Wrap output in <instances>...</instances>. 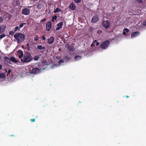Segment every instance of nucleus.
<instances>
[{"instance_id":"f257e3e1","label":"nucleus","mask_w":146,"mask_h":146,"mask_svg":"<svg viewBox=\"0 0 146 146\" xmlns=\"http://www.w3.org/2000/svg\"><path fill=\"white\" fill-rule=\"evenodd\" d=\"M33 58L31 54L26 52L25 53L23 57L21 60L22 62L27 63L31 62L33 60Z\"/></svg>"},{"instance_id":"f03ea898","label":"nucleus","mask_w":146,"mask_h":146,"mask_svg":"<svg viewBox=\"0 0 146 146\" xmlns=\"http://www.w3.org/2000/svg\"><path fill=\"white\" fill-rule=\"evenodd\" d=\"M14 37L18 43H22L25 39V35L23 33H17L14 35Z\"/></svg>"},{"instance_id":"7ed1b4c3","label":"nucleus","mask_w":146,"mask_h":146,"mask_svg":"<svg viewBox=\"0 0 146 146\" xmlns=\"http://www.w3.org/2000/svg\"><path fill=\"white\" fill-rule=\"evenodd\" d=\"M110 44V41L108 40L104 41L101 45L100 47L103 49L107 48Z\"/></svg>"},{"instance_id":"20e7f679","label":"nucleus","mask_w":146,"mask_h":146,"mask_svg":"<svg viewBox=\"0 0 146 146\" xmlns=\"http://www.w3.org/2000/svg\"><path fill=\"white\" fill-rule=\"evenodd\" d=\"M110 25V21L107 20L103 21L102 22V26L106 29L109 28Z\"/></svg>"},{"instance_id":"39448f33","label":"nucleus","mask_w":146,"mask_h":146,"mask_svg":"<svg viewBox=\"0 0 146 146\" xmlns=\"http://www.w3.org/2000/svg\"><path fill=\"white\" fill-rule=\"evenodd\" d=\"M22 14L25 15H28L30 14V10L27 8L22 9Z\"/></svg>"},{"instance_id":"423d86ee","label":"nucleus","mask_w":146,"mask_h":146,"mask_svg":"<svg viewBox=\"0 0 146 146\" xmlns=\"http://www.w3.org/2000/svg\"><path fill=\"white\" fill-rule=\"evenodd\" d=\"M99 20V18L98 15H94L92 18L91 22L92 23L97 22Z\"/></svg>"},{"instance_id":"0eeeda50","label":"nucleus","mask_w":146,"mask_h":146,"mask_svg":"<svg viewBox=\"0 0 146 146\" xmlns=\"http://www.w3.org/2000/svg\"><path fill=\"white\" fill-rule=\"evenodd\" d=\"M52 26V23L50 21L47 23L46 25V30L47 31H49L51 28Z\"/></svg>"},{"instance_id":"6e6552de","label":"nucleus","mask_w":146,"mask_h":146,"mask_svg":"<svg viewBox=\"0 0 146 146\" xmlns=\"http://www.w3.org/2000/svg\"><path fill=\"white\" fill-rule=\"evenodd\" d=\"M40 71V70L39 68H33L31 73L33 74H36L39 73Z\"/></svg>"},{"instance_id":"1a4fd4ad","label":"nucleus","mask_w":146,"mask_h":146,"mask_svg":"<svg viewBox=\"0 0 146 146\" xmlns=\"http://www.w3.org/2000/svg\"><path fill=\"white\" fill-rule=\"evenodd\" d=\"M6 26L5 25H2L0 26V34L4 32L5 30Z\"/></svg>"},{"instance_id":"9d476101","label":"nucleus","mask_w":146,"mask_h":146,"mask_svg":"<svg viewBox=\"0 0 146 146\" xmlns=\"http://www.w3.org/2000/svg\"><path fill=\"white\" fill-rule=\"evenodd\" d=\"M63 25V23L62 22H60L59 23H58L57 25V27L56 29V30H60V29H61L62 26Z\"/></svg>"},{"instance_id":"9b49d317","label":"nucleus","mask_w":146,"mask_h":146,"mask_svg":"<svg viewBox=\"0 0 146 146\" xmlns=\"http://www.w3.org/2000/svg\"><path fill=\"white\" fill-rule=\"evenodd\" d=\"M69 8L72 10H75L76 8V5L74 3L72 2L70 4Z\"/></svg>"},{"instance_id":"f8f14e48","label":"nucleus","mask_w":146,"mask_h":146,"mask_svg":"<svg viewBox=\"0 0 146 146\" xmlns=\"http://www.w3.org/2000/svg\"><path fill=\"white\" fill-rule=\"evenodd\" d=\"M18 57L19 58L21 59L23 57L24 55L23 54V51L21 50H19L18 51Z\"/></svg>"},{"instance_id":"ddd939ff","label":"nucleus","mask_w":146,"mask_h":146,"mask_svg":"<svg viewBox=\"0 0 146 146\" xmlns=\"http://www.w3.org/2000/svg\"><path fill=\"white\" fill-rule=\"evenodd\" d=\"M67 47L68 49L70 51L73 52L74 51V46L68 44Z\"/></svg>"},{"instance_id":"4468645a","label":"nucleus","mask_w":146,"mask_h":146,"mask_svg":"<svg viewBox=\"0 0 146 146\" xmlns=\"http://www.w3.org/2000/svg\"><path fill=\"white\" fill-rule=\"evenodd\" d=\"M139 33V32L138 31L134 32L131 34V38H133L137 36Z\"/></svg>"},{"instance_id":"2eb2a0df","label":"nucleus","mask_w":146,"mask_h":146,"mask_svg":"<svg viewBox=\"0 0 146 146\" xmlns=\"http://www.w3.org/2000/svg\"><path fill=\"white\" fill-rule=\"evenodd\" d=\"M54 41V39L53 36H50L49 38L48 39V42L50 44L53 43Z\"/></svg>"},{"instance_id":"dca6fc26","label":"nucleus","mask_w":146,"mask_h":146,"mask_svg":"<svg viewBox=\"0 0 146 146\" xmlns=\"http://www.w3.org/2000/svg\"><path fill=\"white\" fill-rule=\"evenodd\" d=\"M4 62H5V63H9L10 62V59L7 57L5 56L4 58Z\"/></svg>"},{"instance_id":"f3484780","label":"nucleus","mask_w":146,"mask_h":146,"mask_svg":"<svg viewBox=\"0 0 146 146\" xmlns=\"http://www.w3.org/2000/svg\"><path fill=\"white\" fill-rule=\"evenodd\" d=\"M11 60L12 62L15 63H17L18 62V61L13 56L10 57V61Z\"/></svg>"},{"instance_id":"a211bd4d","label":"nucleus","mask_w":146,"mask_h":146,"mask_svg":"<svg viewBox=\"0 0 146 146\" xmlns=\"http://www.w3.org/2000/svg\"><path fill=\"white\" fill-rule=\"evenodd\" d=\"M37 49L39 50H44L45 48L44 47H42V45H38L37 46Z\"/></svg>"},{"instance_id":"6ab92c4d","label":"nucleus","mask_w":146,"mask_h":146,"mask_svg":"<svg viewBox=\"0 0 146 146\" xmlns=\"http://www.w3.org/2000/svg\"><path fill=\"white\" fill-rule=\"evenodd\" d=\"M82 58V57L79 55H76L75 56L74 59L75 61L80 59Z\"/></svg>"},{"instance_id":"aec40b11","label":"nucleus","mask_w":146,"mask_h":146,"mask_svg":"<svg viewBox=\"0 0 146 146\" xmlns=\"http://www.w3.org/2000/svg\"><path fill=\"white\" fill-rule=\"evenodd\" d=\"M5 77V74L2 73H0V79H3Z\"/></svg>"},{"instance_id":"412c9836","label":"nucleus","mask_w":146,"mask_h":146,"mask_svg":"<svg viewBox=\"0 0 146 146\" xmlns=\"http://www.w3.org/2000/svg\"><path fill=\"white\" fill-rule=\"evenodd\" d=\"M40 58V56L37 55L35 56L33 58V59L35 61L38 60Z\"/></svg>"},{"instance_id":"4be33fe9","label":"nucleus","mask_w":146,"mask_h":146,"mask_svg":"<svg viewBox=\"0 0 146 146\" xmlns=\"http://www.w3.org/2000/svg\"><path fill=\"white\" fill-rule=\"evenodd\" d=\"M61 11V9H60L58 8H56V9L53 12L54 13H56L57 12H59Z\"/></svg>"},{"instance_id":"5701e85b","label":"nucleus","mask_w":146,"mask_h":146,"mask_svg":"<svg viewBox=\"0 0 146 146\" xmlns=\"http://www.w3.org/2000/svg\"><path fill=\"white\" fill-rule=\"evenodd\" d=\"M57 18V17L56 15H55L53 16L52 18V22L54 21V20H56Z\"/></svg>"},{"instance_id":"b1692460","label":"nucleus","mask_w":146,"mask_h":146,"mask_svg":"<svg viewBox=\"0 0 146 146\" xmlns=\"http://www.w3.org/2000/svg\"><path fill=\"white\" fill-rule=\"evenodd\" d=\"M137 2L139 3H144L145 0H136Z\"/></svg>"},{"instance_id":"393cba45","label":"nucleus","mask_w":146,"mask_h":146,"mask_svg":"<svg viewBox=\"0 0 146 146\" xmlns=\"http://www.w3.org/2000/svg\"><path fill=\"white\" fill-rule=\"evenodd\" d=\"M26 23H21L19 26V28H21L23 26V25H26Z\"/></svg>"},{"instance_id":"a878e982","label":"nucleus","mask_w":146,"mask_h":146,"mask_svg":"<svg viewBox=\"0 0 146 146\" xmlns=\"http://www.w3.org/2000/svg\"><path fill=\"white\" fill-rule=\"evenodd\" d=\"M74 2L77 3H79L81 2V0H74Z\"/></svg>"},{"instance_id":"bb28decb","label":"nucleus","mask_w":146,"mask_h":146,"mask_svg":"<svg viewBox=\"0 0 146 146\" xmlns=\"http://www.w3.org/2000/svg\"><path fill=\"white\" fill-rule=\"evenodd\" d=\"M38 40V38L37 35H36L34 38V40L35 41H36Z\"/></svg>"},{"instance_id":"cd10ccee","label":"nucleus","mask_w":146,"mask_h":146,"mask_svg":"<svg viewBox=\"0 0 146 146\" xmlns=\"http://www.w3.org/2000/svg\"><path fill=\"white\" fill-rule=\"evenodd\" d=\"M27 50L28 51H29L30 50V48L29 46V43H27Z\"/></svg>"},{"instance_id":"c85d7f7f","label":"nucleus","mask_w":146,"mask_h":146,"mask_svg":"<svg viewBox=\"0 0 146 146\" xmlns=\"http://www.w3.org/2000/svg\"><path fill=\"white\" fill-rule=\"evenodd\" d=\"M5 34H3L2 35H0V38H2L5 37Z\"/></svg>"},{"instance_id":"c756f323","label":"nucleus","mask_w":146,"mask_h":146,"mask_svg":"<svg viewBox=\"0 0 146 146\" xmlns=\"http://www.w3.org/2000/svg\"><path fill=\"white\" fill-rule=\"evenodd\" d=\"M11 70H10V69H9V70H8V73H7V76H10V73L11 72Z\"/></svg>"},{"instance_id":"7c9ffc66","label":"nucleus","mask_w":146,"mask_h":146,"mask_svg":"<svg viewBox=\"0 0 146 146\" xmlns=\"http://www.w3.org/2000/svg\"><path fill=\"white\" fill-rule=\"evenodd\" d=\"M15 32L13 31H10L9 33V35H12L13 34L15 33Z\"/></svg>"},{"instance_id":"2f4dec72","label":"nucleus","mask_w":146,"mask_h":146,"mask_svg":"<svg viewBox=\"0 0 146 146\" xmlns=\"http://www.w3.org/2000/svg\"><path fill=\"white\" fill-rule=\"evenodd\" d=\"M46 20V18H44L42 20L40 21V22H45Z\"/></svg>"},{"instance_id":"473e14b6","label":"nucleus","mask_w":146,"mask_h":146,"mask_svg":"<svg viewBox=\"0 0 146 146\" xmlns=\"http://www.w3.org/2000/svg\"><path fill=\"white\" fill-rule=\"evenodd\" d=\"M20 28L18 26H17L15 28V30H14V32H16V31H17Z\"/></svg>"},{"instance_id":"72a5a7b5","label":"nucleus","mask_w":146,"mask_h":146,"mask_svg":"<svg viewBox=\"0 0 146 146\" xmlns=\"http://www.w3.org/2000/svg\"><path fill=\"white\" fill-rule=\"evenodd\" d=\"M94 43H96V45L97 46H98L99 44V43L97 41V40H95L94 41Z\"/></svg>"},{"instance_id":"f704fd0d","label":"nucleus","mask_w":146,"mask_h":146,"mask_svg":"<svg viewBox=\"0 0 146 146\" xmlns=\"http://www.w3.org/2000/svg\"><path fill=\"white\" fill-rule=\"evenodd\" d=\"M3 18L2 17H0V22H1L3 21Z\"/></svg>"},{"instance_id":"c9c22d12","label":"nucleus","mask_w":146,"mask_h":146,"mask_svg":"<svg viewBox=\"0 0 146 146\" xmlns=\"http://www.w3.org/2000/svg\"><path fill=\"white\" fill-rule=\"evenodd\" d=\"M65 58L68 60L71 59V58H70V57H68L67 56H65Z\"/></svg>"},{"instance_id":"e433bc0d","label":"nucleus","mask_w":146,"mask_h":146,"mask_svg":"<svg viewBox=\"0 0 146 146\" xmlns=\"http://www.w3.org/2000/svg\"><path fill=\"white\" fill-rule=\"evenodd\" d=\"M64 62V60H61L58 61V63L59 64H60L62 63H63Z\"/></svg>"},{"instance_id":"4c0bfd02","label":"nucleus","mask_w":146,"mask_h":146,"mask_svg":"<svg viewBox=\"0 0 146 146\" xmlns=\"http://www.w3.org/2000/svg\"><path fill=\"white\" fill-rule=\"evenodd\" d=\"M124 30L125 31L127 32H128L129 31V30L127 28H125Z\"/></svg>"},{"instance_id":"58836bf2","label":"nucleus","mask_w":146,"mask_h":146,"mask_svg":"<svg viewBox=\"0 0 146 146\" xmlns=\"http://www.w3.org/2000/svg\"><path fill=\"white\" fill-rule=\"evenodd\" d=\"M31 122H35V118L31 119Z\"/></svg>"},{"instance_id":"ea45409f","label":"nucleus","mask_w":146,"mask_h":146,"mask_svg":"<svg viewBox=\"0 0 146 146\" xmlns=\"http://www.w3.org/2000/svg\"><path fill=\"white\" fill-rule=\"evenodd\" d=\"M94 43H94V42L92 43V44H91V47H93L94 46H95V44H94Z\"/></svg>"},{"instance_id":"a19ab883","label":"nucleus","mask_w":146,"mask_h":146,"mask_svg":"<svg viewBox=\"0 0 146 146\" xmlns=\"http://www.w3.org/2000/svg\"><path fill=\"white\" fill-rule=\"evenodd\" d=\"M42 38L43 40H45L46 39V38L44 36H43L42 37Z\"/></svg>"},{"instance_id":"79ce46f5","label":"nucleus","mask_w":146,"mask_h":146,"mask_svg":"<svg viewBox=\"0 0 146 146\" xmlns=\"http://www.w3.org/2000/svg\"><path fill=\"white\" fill-rule=\"evenodd\" d=\"M143 24L144 25H146V20L143 22Z\"/></svg>"},{"instance_id":"37998d69","label":"nucleus","mask_w":146,"mask_h":146,"mask_svg":"<svg viewBox=\"0 0 146 146\" xmlns=\"http://www.w3.org/2000/svg\"><path fill=\"white\" fill-rule=\"evenodd\" d=\"M123 34L124 35H125L126 34V32L125 31H123Z\"/></svg>"},{"instance_id":"c03bdc74","label":"nucleus","mask_w":146,"mask_h":146,"mask_svg":"<svg viewBox=\"0 0 146 146\" xmlns=\"http://www.w3.org/2000/svg\"><path fill=\"white\" fill-rule=\"evenodd\" d=\"M2 65L0 64V70H1L2 69Z\"/></svg>"},{"instance_id":"a18cd8bd","label":"nucleus","mask_w":146,"mask_h":146,"mask_svg":"<svg viewBox=\"0 0 146 146\" xmlns=\"http://www.w3.org/2000/svg\"><path fill=\"white\" fill-rule=\"evenodd\" d=\"M125 97L127 98H128L129 97V96H125Z\"/></svg>"},{"instance_id":"49530a36","label":"nucleus","mask_w":146,"mask_h":146,"mask_svg":"<svg viewBox=\"0 0 146 146\" xmlns=\"http://www.w3.org/2000/svg\"><path fill=\"white\" fill-rule=\"evenodd\" d=\"M22 48H23V49H24V48L25 47V46H22Z\"/></svg>"},{"instance_id":"de8ad7c7","label":"nucleus","mask_w":146,"mask_h":146,"mask_svg":"<svg viewBox=\"0 0 146 146\" xmlns=\"http://www.w3.org/2000/svg\"><path fill=\"white\" fill-rule=\"evenodd\" d=\"M10 136H13H13H14V135H10Z\"/></svg>"},{"instance_id":"09e8293b","label":"nucleus","mask_w":146,"mask_h":146,"mask_svg":"<svg viewBox=\"0 0 146 146\" xmlns=\"http://www.w3.org/2000/svg\"><path fill=\"white\" fill-rule=\"evenodd\" d=\"M59 50H60V48H59Z\"/></svg>"},{"instance_id":"8fccbe9b","label":"nucleus","mask_w":146,"mask_h":146,"mask_svg":"<svg viewBox=\"0 0 146 146\" xmlns=\"http://www.w3.org/2000/svg\"><path fill=\"white\" fill-rule=\"evenodd\" d=\"M108 32V33H110V32Z\"/></svg>"}]
</instances>
